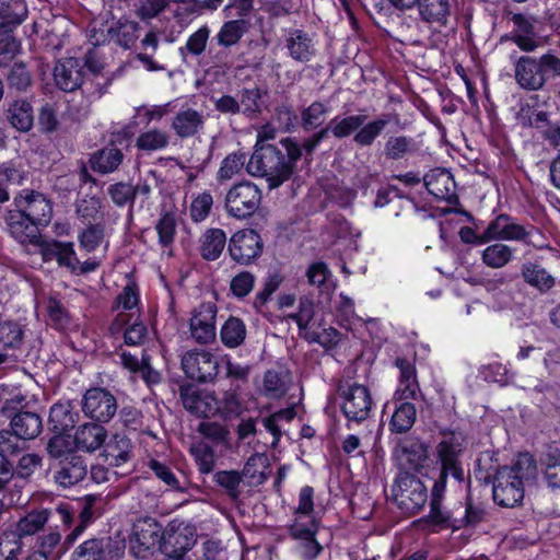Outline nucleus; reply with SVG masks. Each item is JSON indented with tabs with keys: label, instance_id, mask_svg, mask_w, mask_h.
<instances>
[{
	"label": "nucleus",
	"instance_id": "1",
	"mask_svg": "<svg viewBox=\"0 0 560 560\" xmlns=\"http://www.w3.org/2000/svg\"><path fill=\"white\" fill-rule=\"evenodd\" d=\"M464 450L465 436L460 432L443 431L441 433V440L435 446L439 474L431 489L430 512L423 521L438 526L456 528V521H453L450 512L443 509L442 502L450 476L458 486L465 481L460 460Z\"/></svg>",
	"mask_w": 560,
	"mask_h": 560
},
{
	"label": "nucleus",
	"instance_id": "2",
	"mask_svg": "<svg viewBox=\"0 0 560 560\" xmlns=\"http://www.w3.org/2000/svg\"><path fill=\"white\" fill-rule=\"evenodd\" d=\"M281 148L275 144H261L256 148L247 163V172L264 177L269 189L280 187L296 171L302 156L300 143L293 138L280 140Z\"/></svg>",
	"mask_w": 560,
	"mask_h": 560
},
{
	"label": "nucleus",
	"instance_id": "3",
	"mask_svg": "<svg viewBox=\"0 0 560 560\" xmlns=\"http://www.w3.org/2000/svg\"><path fill=\"white\" fill-rule=\"evenodd\" d=\"M490 241H515L530 245L535 248L546 247L545 237L541 232L533 226H524L505 213L497 215L489 222L482 234H480V244Z\"/></svg>",
	"mask_w": 560,
	"mask_h": 560
},
{
	"label": "nucleus",
	"instance_id": "4",
	"mask_svg": "<svg viewBox=\"0 0 560 560\" xmlns=\"http://www.w3.org/2000/svg\"><path fill=\"white\" fill-rule=\"evenodd\" d=\"M74 512L67 502H60L51 508L32 510L21 517L13 533L19 537L33 536L40 532L44 526L51 523L56 528L60 526L68 528L73 522Z\"/></svg>",
	"mask_w": 560,
	"mask_h": 560
},
{
	"label": "nucleus",
	"instance_id": "5",
	"mask_svg": "<svg viewBox=\"0 0 560 560\" xmlns=\"http://www.w3.org/2000/svg\"><path fill=\"white\" fill-rule=\"evenodd\" d=\"M393 500L405 514L420 512L428 501V489L417 476L407 471L398 474L392 487Z\"/></svg>",
	"mask_w": 560,
	"mask_h": 560
},
{
	"label": "nucleus",
	"instance_id": "6",
	"mask_svg": "<svg viewBox=\"0 0 560 560\" xmlns=\"http://www.w3.org/2000/svg\"><path fill=\"white\" fill-rule=\"evenodd\" d=\"M337 393L341 398V410L349 421L362 422L369 418L373 400L366 386L340 382Z\"/></svg>",
	"mask_w": 560,
	"mask_h": 560
},
{
	"label": "nucleus",
	"instance_id": "7",
	"mask_svg": "<svg viewBox=\"0 0 560 560\" xmlns=\"http://www.w3.org/2000/svg\"><path fill=\"white\" fill-rule=\"evenodd\" d=\"M260 188L250 182H241L229 189L225 196V210L235 219L252 217L261 203Z\"/></svg>",
	"mask_w": 560,
	"mask_h": 560
},
{
	"label": "nucleus",
	"instance_id": "8",
	"mask_svg": "<svg viewBox=\"0 0 560 560\" xmlns=\"http://www.w3.org/2000/svg\"><path fill=\"white\" fill-rule=\"evenodd\" d=\"M162 539L161 524L150 516L140 517L133 523L129 548L137 558H145L150 550L161 547Z\"/></svg>",
	"mask_w": 560,
	"mask_h": 560
},
{
	"label": "nucleus",
	"instance_id": "9",
	"mask_svg": "<svg viewBox=\"0 0 560 560\" xmlns=\"http://www.w3.org/2000/svg\"><path fill=\"white\" fill-rule=\"evenodd\" d=\"M182 369L190 380L207 383L218 375L217 358L207 350H189L182 357Z\"/></svg>",
	"mask_w": 560,
	"mask_h": 560
},
{
	"label": "nucleus",
	"instance_id": "10",
	"mask_svg": "<svg viewBox=\"0 0 560 560\" xmlns=\"http://www.w3.org/2000/svg\"><path fill=\"white\" fill-rule=\"evenodd\" d=\"M82 411L97 422H108L117 412V400L105 388H90L83 396Z\"/></svg>",
	"mask_w": 560,
	"mask_h": 560
},
{
	"label": "nucleus",
	"instance_id": "11",
	"mask_svg": "<svg viewBox=\"0 0 560 560\" xmlns=\"http://www.w3.org/2000/svg\"><path fill=\"white\" fill-rule=\"evenodd\" d=\"M124 550L125 545L110 537L92 538L74 549L71 560H119Z\"/></svg>",
	"mask_w": 560,
	"mask_h": 560
},
{
	"label": "nucleus",
	"instance_id": "12",
	"mask_svg": "<svg viewBox=\"0 0 560 560\" xmlns=\"http://www.w3.org/2000/svg\"><path fill=\"white\" fill-rule=\"evenodd\" d=\"M228 250L235 262L248 265L260 256L262 252V241L255 230L244 229L232 235Z\"/></svg>",
	"mask_w": 560,
	"mask_h": 560
},
{
	"label": "nucleus",
	"instance_id": "13",
	"mask_svg": "<svg viewBox=\"0 0 560 560\" xmlns=\"http://www.w3.org/2000/svg\"><path fill=\"white\" fill-rule=\"evenodd\" d=\"M217 306L212 302L200 304L194 310L189 328L194 340L200 345H208L215 340Z\"/></svg>",
	"mask_w": 560,
	"mask_h": 560
},
{
	"label": "nucleus",
	"instance_id": "14",
	"mask_svg": "<svg viewBox=\"0 0 560 560\" xmlns=\"http://www.w3.org/2000/svg\"><path fill=\"white\" fill-rule=\"evenodd\" d=\"M14 202L19 211L38 225L45 226L50 222L52 208L43 194L25 189L15 197Z\"/></svg>",
	"mask_w": 560,
	"mask_h": 560
},
{
	"label": "nucleus",
	"instance_id": "15",
	"mask_svg": "<svg viewBox=\"0 0 560 560\" xmlns=\"http://www.w3.org/2000/svg\"><path fill=\"white\" fill-rule=\"evenodd\" d=\"M109 332L113 336L122 334L127 346H140L147 338L148 329L140 320L139 313L118 312L109 325Z\"/></svg>",
	"mask_w": 560,
	"mask_h": 560
},
{
	"label": "nucleus",
	"instance_id": "16",
	"mask_svg": "<svg viewBox=\"0 0 560 560\" xmlns=\"http://www.w3.org/2000/svg\"><path fill=\"white\" fill-rule=\"evenodd\" d=\"M180 399L184 408L192 415L208 418L219 410V399L214 393L202 390L194 385L180 387Z\"/></svg>",
	"mask_w": 560,
	"mask_h": 560
},
{
	"label": "nucleus",
	"instance_id": "17",
	"mask_svg": "<svg viewBox=\"0 0 560 560\" xmlns=\"http://www.w3.org/2000/svg\"><path fill=\"white\" fill-rule=\"evenodd\" d=\"M511 469H499L493 482V500L501 506L513 508L524 498V487Z\"/></svg>",
	"mask_w": 560,
	"mask_h": 560
},
{
	"label": "nucleus",
	"instance_id": "18",
	"mask_svg": "<svg viewBox=\"0 0 560 560\" xmlns=\"http://www.w3.org/2000/svg\"><path fill=\"white\" fill-rule=\"evenodd\" d=\"M139 23L130 20H119L107 28L106 36L103 32L100 33L93 28L90 32V40L94 45H100L106 40L115 43L116 45L128 49L130 48L139 37Z\"/></svg>",
	"mask_w": 560,
	"mask_h": 560
},
{
	"label": "nucleus",
	"instance_id": "19",
	"mask_svg": "<svg viewBox=\"0 0 560 560\" xmlns=\"http://www.w3.org/2000/svg\"><path fill=\"white\" fill-rule=\"evenodd\" d=\"M428 191L439 200H445L451 205L458 201L456 183L453 175L443 168H434L423 177Z\"/></svg>",
	"mask_w": 560,
	"mask_h": 560
},
{
	"label": "nucleus",
	"instance_id": "20",
	"mask_svg": "<svg viewBox=\"0 0 560 560\" xmlns=\"http://www.w3.org/2000/svg\"><path fill=\"white\" fill-rule=\"evenodd\" d=\"M307 522V524L292 523L289 532L291 537L299 541L298 548L302 557L306 560H313L320 553L323 547L315 539L318 530V521Z\"/></svg>",
	"mask_w": 560,
	"mask_h": 560
},
{
	"label": "nucleus",
	"instance_id": "21",
	"mask_svg": "<svg viewBox=\"0 0 560 560\" xmlns=\"http://www.w3.org/2000/svg\"><path fill=\"white\" fill-rule=\"evenodd\" d=\"M509 19L514 25L509 39L523 51H534L539 46L534 27L535 19L512 12L509 13Z\"/></svg>",
	"mask_w": 560,
	"mask_h": 560
},
{
	"label": "nucleus",
	"instance_id": "22",
	"mask_svg": "<svg viewBox=\"0 0 560 560\" xmlns=\"http://www.w3.org/2000/svg\"><path fill=\"white\" fill-rule=\"evenodd\" d=\"M56 85L65 91L72 92L81 86L83 82V65L78 58H66L59 60L54 69Z\"/></svg>",
	"mask_w": 560,
	"mask_h": 560
},
{
	"label": "nucleus",
	"instance_id": "23",
	"mask_svg": "<svg viewBox=\"0 0 560 560\" xmlns=\"http://www.w3.org/2000/svg\"><path fill=\"white\" fill-rule=\"evenodd\" d=\"M515 80L517 84L528 91H537L545 85L544 74L538 59L522 56L515 63Z\"/></svg>",
	"mask_w": 560,
	"mask_h": 560
},
{
	"label": "nucleus",
	"instance_id": "24",
	"mask_svg": "<svg viewBox=\"0 0 560 560\" xmlns=\"http://www.w3.org/2000/svg\"><path fill=\"white\" fill-rule=\"evenodd\" d=\"M10 234L21 243L39 244V226L18 209L7 218Z\"/></svg>",
	"mask_w": 560,
	"mask_h": 560
},
{
	"label": "nucleus",
	"instance_id": "25",
	"mask_svg": "<svg viewBox=\"0 0 560 560\" xmlns=\"http://www.w3.org/2000/svg\"><path fill=\"white\" fill-rule=\"evenodd\" d=\"M289 56L299 62H308L316 55L314 36L302 31L292 30L285 38Z\"/></svg>",
	"mask_w": 560,
	"mask_h": 560
},
{
	"label": "nucleus",
	"instance_id": "26",
	"mask_svg": "<svg viewBox=\"0 0 560 560\" xmlns=\"http://www.w3.org/2000/svg\"><path fill=\"white\" fill-rule=\"evenodd\" d=\"M205 116L197 109L187 107L182 108L173 117L171 127L175 135L182 139L191 138L198 135L205 128Z\"/></svg>",
	"mask_w": 560,
	"mask_h": 560
},
{
	"label": "nucleus",
	"instance_id": "27",
	"mask_svg": "<svg viewBox=\"0 0 560 560\" xmlns=\"http://www.w3.org/2000/svg\"><path fill=\"white\" fill-rule=\"evenodd\" d=\"M107 439V430L98 423H83L74 432L73 442L78 450L93 453L101 448Z\"/></svg>",
	"mask_w": 560,
	"mask_h": 560
},
{
	"label": "nucleus",
	"instance_id": "28",
	"mask_svg": "<svg viewBox=\"0 0 560 560\" xmlns=\"http://www.w3.org/2000/svg\"><path fill=\"white\" fill-rule=\"evenodd\" d=\"M395 365L399 370V384L395 396L399 400H416L420 394V388L415 365L410 361L401 358L396 359Z\"/></svg>",
	"mask_w": 560,
	"mask_h": 560
},
{
	"label": "nucleus",
	"instance_id": "29",
	"mask_svg": "<svg viewBox=\"0 0 560 560\" xmlns=\"http://www.w3.org/2000/svg\"><path fill=\"white\" fill-rule=\"evenodd\" d=\"M86 472L88 468L84 459L75 454H69L60 462V467L55 472V480L67 488L82 481Z\"/></svg>",
	"mask_w": 560,
	"mask_h": 560
},
{
	"label": "nucleus",
	"instance_id": "30",
	"mask_svg": "<svg viewBox=\"0 0 560 560\" xmlns=\"http://www.w3.org/2000/svg\"><path fill=\"white\" fill-rule=\"evenodd\" d=\"M10 428L23 441H31L43 431V419L33 411H18L11 417Z\"/></svg>",
	"mask_w": 560,
	"mask_h": 560
},
{
	"label": "nucleus",
	"instance_id": "31",
	"mask_svg": "<svg viewBox=\"0 0 560 560\" xmlns=\"http://www.w3.org/2000/svg\"><path fill=\"white\" fill-rule=\"evenodd\" d=\"M196 542L195 535L188 528L168 530L163 535L161 549L167 558L173 556L183 557L192 548Z\"/></svg>",
	"mask_w": 560,
	"mask_h": 560
},
{
	"label": "nucleus",
	"instance_id": "32",
	"mask_svg": "<svg viewBox=\"0 0 560 560\" xmlns=\"http://www.w3.org/2000/svg\"><path fill=\"white\" fill-rule=\"evenodd\" d=\"M420 19L429 24L446 26L451 15L450 0H417Z\"/></svg>",
	"mask_w": 560,
	"mask_h": 560
},
{
	"label": "nucleus",
	"instance_id": "33",
	"mask_svg": "<svg viewBox=\"0 0 560 560\" xmlns=\"http://www.w3.org/2000/svg\"><path fill=\"white\" fill-rule=\"evenodd\" d=\"M5 117L12 128L20 132H28L33 128L34 110L27 100L19 98L9 103Z\"/></svg>",
	"mask_w": 560,
	"mask_h": 560
},
{
	"label": "nucleus",
	"instance_id": "34",
	"mask_svg": "<svg viewBox=\"0 0 560 560\" xmlns=\"http://www.w3.org/2000/svg\"><path fill=\"white\" fill-rule=\"evenodd\" d=\"M103 456L110 466H120L129 462L132 457V444L130 439L121 434H114L112 439L104 443Z\"/></svg>",
	"mask_w": 560,
	"mask_h": 560
},
{
	"label": "nucleus",
	"instance_id": "35",
	"mask_svg": "<svg viewBox=\"0 0 560 560\" xmlns=\"http://www.w3.org/2000/svg\"><path fill=\"white\" fill-rule=\"evenodd\" d=\"M199 252L205 260H217L226 245V234L218 228L207 229L200 237Z\"/></svg>",
	"mask_w": 560,
	"mask_h": 560
},
{
	"label": "nucleus",
	"instance_id": "36",
	"mask_svg": "<svg viewBox=\"0 0 560 560\" xmlns=\"http://www.w3.org/2000/svg\"><path fill=\"white\" fill-rule=\"evenodd\" d=\"M521 271L523 280L540 292H547L556 284L555 277L537 262H525Z\"/></svg>",
	"mask_w": 560,
	"mask_h": 560
},
{
	"label": "nucleus",
	"instance_id": "37",
	"mask_svg": "<svg viewBox=\"0 0 560 560\" xmlns=\"http://www.w3.org/2000/svg\"><path fill=\"white\" fill-rule=\"evenodd\" d=\"M124 159L122 152L115 147H106L95 152L90 164L94 172L109 174L118 168Z\"/></svg>",
	"mask_w": 560,
	"mask_h": 560
},
{
	"label": "nucleus",
	"instance_id": "38",
	"mask_svg": "<svg viewBox=\"0 0 560 560\" xmlns=\"http://www.w3.org/2000/svg\"><path fill=\"white\" fill-rule=\"evenodd\" d=\"M417 143L411 137L390 136L384 144V155L387 160H406L417 152Z\"/></svg>",
	"mask_w": 560,
	"mask_h": 560
},
{
	"label": "nucleus",
	"instance_id": "39",
	"mask_svg": "<svg viewBox=\"0 0 560 560\" xmlns=\"http://www.w3.org/2000/svg\"><path fill=\"white\" fill-rule=\"evenodd\" d=\"M270 474L271 468L267 456L256 453L247 459L241 475L242 478L249 479L250 485L259 486L268 479Z\"/></svg>",
	"mask_w": 560,
	"mask_h": 560
},
{
	"label": "nucleus",
	"instance_id": "40",
	"mask_svg": "<svg viewBox=\"0 0 560 560\" xmlns=\"http://www.w3.org/2000/svg\"><path fill=\"white\" fill-rule=\"evenodd\" d=\"M366 115H350L345 117L336 116L325 127L327 133L337 139L348 138L358 132L359 128L366 121Z\"/></svg>",
	"mask_w": 560,
	"mask_h": 560
},
{
	"label": "nucleus",
	"instance_id": "41",
	"mask_svg": "<svg viewBox=\"0 0 560 560\" xmlns=\"http://www.w3.org/2000/svg\"><path fill=\"white\" fill-rule=\"evenodd\" d=\"M388 124V115H382L366 124L364 122L353 136L354 143L362 148L371 147Z\"/></svg>",
	"mask_w": 560,
	"mask_h": 560
},
{
	"label": "nucleus",
	"instance_id": "42",
	"mask_svg": "<svg viewBox=\"0 0 560 560\" xmlns=\"http://www.w3.org/2000/svg\"><path fill=\"white\" fill-rule=\"evenodd\" d=\"M154 228L159 236V244L163 248L172 246L177 234L176 212L162 209Z\"/></svg>",
	"mask_w": 560,
	"mask_h": 560
},
{
	"label": "nucleus",
	"instance_id": "43",
	"mask_svg": "<svg viewBox=\"0 0 560 560\" xmlns=\"http://www.w3.org/2000/svg\"><path fill=\"white\" fill-rule=\"evenodd\" d=\"M246 332L244 322L238 317L230 316L221 327V341L228 348H236L245 341Z\"/></svg>",
	"mask_w": 560,
	"mask_h": 560
},
{
	"label": "nucleus",
	"instance_id": "44",
	"mask_svg": "<svg viewBox=\"0 0 560 560\" xmlns=\"http://www.w3.org/2000/svg\"><path fill=\"white\" fill-rule=\"evenodd\" d=\"M171 135L158 128L141 132L136 139V148L141 151H160L168 147Z\"/></svg>",
	"mask_w": 560,
	"mask_h": 560
},
{
	"label": "nucleus",
	"instance_id": "45",
	"mask_svg": "<svg viewBox=\"0 0 560 560\" xmlns=\"http://www.w3.org/2000/svg\"><path fill=\"white\" fill-rule=\"evenodd\" d=\"M512 247L503 243L487 246L481 253L482 262L493 269L503 268L513 259Z\"/></svg>",
	"mask_w": 560,
	"mask_h": 560
},
{
	"label": "nucleus",
	"instance_id": "46",
	"mask_svg": "<svg viewBox=\"0 0 560 560\" xmlns=\"http://www.w3.org/2000/svg\"><path fill=\"white\" fill-rule=\"evenodd\" d=\"M417 417L416 407L409 401L400 402L396 406L390 420V430L395 433H405L409 431Z\"/></svg>",
	"mask_w": 560,
	"mask_h": 560
},
{
	"label": "nucleus",
	"instance_id": "47",
	"mask_svg": "<svg viewBox=\"0 0 560 560\" xmlns=\"http://www.w3.org/2000/svg\"><path fill=\"white\" fill-rule=\"evenodd\" d=\"M402 464L410 470H420L428 460L427 446L418 441H409L402 445Z\"/></svg>",
	"mask_w": 560,
	"mask_h": 560
},
{
	"label": "nucleus",
	"instance_id": "48",
	"mask_svg": "<svg viewBox=\"0 0 560 560\" xmlns=\"http://www.w3.org/2000/svg\"><path fill=\"white\" fill-rule=\"evenodd\" d=\"M501 469H511L516 480L524 487L533 482L537 477L536 462L529 454H521L512 466H504Z\"/></svg>",
	"mask_w": 560,
	"mask_h": 560
},
{
	"label": "nucleus",
	"instance_id": "49",
	"mask_svg": "<svg viewBox=\"0 0 560 560\" xmlns=\"http://www.w3.org/2000/svg\"><path fill=\"white\" fill-rule=\"evenodd\" d=\"M247 30L248 23L245 20L228 21L221 26L215 39L220 46L231 47L240 42Z\"/></svg>",
	"mask_w": 560,
	"mask_h": 560
},
{
	"label": "nucleus",
	"instance_id": "50",
	"mask_svg": "<svg viewBox=\"0 0 560 560\" xmlns=\"http://www.w3.org/2000/svg\"><path fill=\"white\" fill-rule=\"evenodd\" d=\"M329 105L325 102L314 101L301 112V124L304 130L315 129L324 124Z\"/></svg>",
	"mask_w": 560,
	"mask_h": 560
},
{
	"label": "nucleus",
	"instance_id": "51",
	"mask_svg": "<svg viewBox=\"0 0 560 560\" xmlns=\"http://www.w3.org/2000/svg\"><path fill=\"white\" fill-rule=\"evenodd\" d=\"M213 481L222 488L232 501L241 497L242 475L236 470H219L213 475Z\"/></svg>",
	"mask_w": 560,
	"mask_h": 560
},
{
	"label": "nucleus",
	"instance_id": "52",
	"mask_svg": "<svg viewBox=\"0 0 560 560\" xmlns=\"http://www.w3.org/2000/svg\"><path fill=\"white\" fill-rule=\"evenodd\" d=\"M261 95L262 93L258 86L245 88L241 90L237 98L241 114L250 119L257 117L261 112Z\"/></svg>",
	"mask_w": 560,
	"mask_h": 560
},
{
	"label": "nucleus",
	"instance_id": "53",
	"mask_svg": "<svg viewBox=\"0 0 560 560\" xmlns=\"http://www.w3.org/2000/svg\"><path fill=\"white\" fill-rule=\"evenodd\" d=\"M307 521H317L314 516V489L304 486L299 493V504L294 511L292 523L307 524Z\"/></svg>",
	"mask_w": 560,
	"mask_h": 560
},
{
	"label": "nucleus",
	"instance_id": "54",
	"mask_svg": "<svg viewBox=\"0 0 560 560\" xmlns=\"http://www.w3.org/2000/svg\"><path fill=\"white\" fill-rule=\"evenodd\" d=\"M75 422L74 415L68 404H55L49 411V423L52 430L58 434L73 428Z\"/></svg>",
	"mask_w": 560,
	"mask_h": 560
},
{
	"label": "nucleus",
	"instance_id": "55",
	"mask_svg": "<svg viewBox=\"0 0 560 560\" xmlns=\"http://www.w3.org/2000/svg\"><path fill=\"white\" fill-rule=\"evenodd\" d=\"M541 460L547 486L553 490H560V451H548Z\"/></svg>",
	"mask_w": 560,
	"mask_h": 560
},
{
	"label": "nucleus",
	"instance_id": "56",
	"mask_svg": "<svg viewBox=\"0 0 560 560\" xmlns=\"http://www.w3.org/2000/svg\"><path fill=\"white\" fill-rule=\"evenodd\" d=\"M23 549L22 539L13 530L0 535V560H18Z\"/></svg>",
	"mask_w": 560,
	"mask_h": 560
},
{
	"label": "nucleus",
	"instance_id": "57",
	"mask_svg": "<svg viewBox=\"0 0 560 560\" xmlns=\"http://www.w3.org/2000/svg\"><path fill=\"white\" fill-rule=\"evenodd\" d=\"M104 236L105 224L103 222L88 224L79 234L80 246L88 252H93L102 244Z\"/></svg>",
	"mask_w": 560,
	"mask_h": 560
},
{
	"label": "nucleus",
	"instance_id": "58",
	"mask_svg": "<svg viewBox=\"0 0 560 560\" xmlns=\"http://www.w3.org/2000/svg\"><path fill=\"white\" fill-rule=\"evenodd\" d=\"M210 36V28L207 25L199 27L187 39L185 46L180 48L184 57H199L206 49Z\"/></svg>",
	"mask_w": 560,
	"mask_h": 560
},
{
	"label": "nucleus",
	"instance_id": "59",
	"mask_svg": "<svg viewBox=\"0 0 560 560\" xmlns=\"http://www.w3.org/2000/svg\"><path fill=\"white\" fill-rule=\"evenodd\" d=\"M103 201L98 197L83 198L77 202L75 213L80 220L91 224L98 219Z\"/></svg>",
	"mask_w": 560,
	"mask_h": 560
},
{
	"label": "nucleus",
	"instance_id": "60",
	"mask_svg": "<svg viewBox=\"0 0 560 560\" xmlns=\"http://www.w3.org/2000/svg\"><path fill=\"white\" fill-rule=\"evenodd\" d=\"M39 549L36 552H42L48 559L49 555H52L56 551V555L59 556L63 553L70 546H67L61 542V534L59 530H51L44 535H42L38 539Z\"/></svg>",
	"mask_w": 560,
	"mask_h": 560
},
{
	"label": "nucleus",
	"instance_id": "61",
	"mask_svg": "<svg viewBox=\"0 0 560 560\" xmlns=\"http://www.w3.org/2000/svg\"><path fill=\"white\" fill-rule=\"evenodd\" d=\"M264 395L269 398H279L287 392L284 377L277 371L268 370L264 375Z\"/></svg>",
	"mask_w": 560,
	"mask_h": 560
},
{
	"label": "nucleus",
	"instance_id": "62",
	"mask_svg": "<svg viewBox=\"0 0 560 560\" xmlns=\"http://www.w3.org/2000/svg\"><path fill=\"white\" fill-rule=\"evenodd\" d=\"M302 338H304L310 343H319L326 349H331L338 345L340 340V334L334 327H328L324 328L322 331L313 330L303 332Z\"/></svg>",
	"mask_w": 560,
	"mask_h": 560
},
{
	"label": "nucleus",
	"instance_id": "63",
	"mask_svg": "<svg viewBox=\"0 0 560 560\" xmlns=\"http://www.w3.org/2000/svg\"><path fill=\"white\" fill-rule=\"evenodd\" d=\"M190 452L196 460L198 469L202 474H210L215 464L214 452L207 444H198L190 448Z\"/></svg>",
	"mask_w": 560,
	"mask_h": 560
},
{
	"label": "nucleus",
	"instance_id": "64",
	"mask_svg": "<svg viewBox=\"0 0 560 560\" xmlns=\"http://www.w3.org/2000/svg\"><path fill=\"white\" fill-rule=\"evenodd\" d=\"M213 205V198L210 192L199 194L191 201L189 214L194 222H202L210 213Z\"/></svg>",
	"mask_w": 560,
	"mask_h": 560
}]
</instances>
